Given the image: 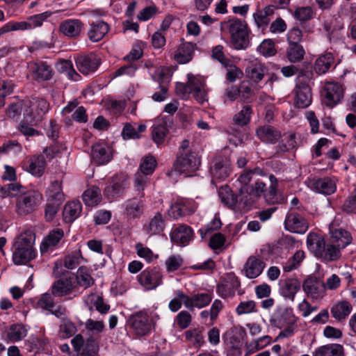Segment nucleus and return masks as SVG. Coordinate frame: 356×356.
<instances>
[{"label": "nucleus", "mask_w": 356, "mask_h": 356, "mask_svg": "<svg viewBox=\"0 0 356 356\" xmlns=\"http://www.w3.org/2000/svg\"><path fill=\"white\" fill-rule=\"evenodd\" d=\"M76 330V326L70 319H62L60 325V334L63 338L67 339L72 337L75 333Z\"/></svg>", "instance_id": "obj_61"}, {"label": "nucleus", "mask_w": 356, "mask_h": 356, "mask_svg": "<svg viewBox=\"0 0 356 356\" xmlns=\"http://www.w3.org/2000/svg\"><path fill=\"white\" fill-rule=\"evenodd\" d=\"M265 267L264 262L259 257L250 256L244 264L243 271L249 279L259 276Z\"/></svg>", "instance_id": "obj_22"}, {"label": "nucleus", "mask_w": 356, "mask_h": 356, "mask_svg": "<svg viewBox=\"0 0 356 356\" xmlns=\"http://www.w3.org/2000/svg\"><path fill=\"white\" fill-rule=\"evenodd\" d=\"M296 322V316L291 308L278 310L270 319L271 325L280 329L288 325H294Z\"/></svg>", "instance_id": "obj_19"}, {"label": "nucleus", "mask_w": 356, "mask_h": 356, "mask_svg": "<svg viewBox=\"0 0 356 356\" xmlns=\"http://www.w3.org/2000/svg\"><path fill=\"white\" fill-rule=\"evenodd\" d=\"M43 200L42 194L37 190L20 193L16 199V212L25 216L33 212Z\"/></svg>", "instance_id": "obj_5"}, {"label": "nucleus", "mask_w": 356, "mask_h": 356, "mask_svg": "<svg viewBox=\"0 0 356 356\" xmlns=\"http://www.w3.org/2000/svg\"><path fill=\"white\" fill-rule=\"evenodd\" d=\"M109 26L107 23L98 20L92 22L88 31V37L93 42H97L102 40L108 33Z\"/></svg>", "instance_id": "obj_27"}, {"label": "nucleus", "mask_w": 356, "mask_h": 356, "mask_svg": "<svg viewBox=\"0 0 356 356\" xmlns=\"http://www.w3.org/2000/svg\"><path fill=\"white\" fill-rule=\"evenodd\" d=\"M35 232L31 229H25L15 238L13 261L15 265H25L35 258Z\"/></svg>", "instance_id": "obj_3"}, {"label": "nucleus", "mask_w": 356, "mask_h": 356, "mask_svg": "<svg viewBox=\"0 0 356 356\" xmlns=\"http://www.w3.org/2000/svg\"><path fill=\"white\" fill-rule=\"evenodd\" d=\"M63 202L51 201L47 200L44 208V217L47 221H51L60 209Z\"/></svg>", "instance_id": "obj_62"}, {"label": "nucleus", "mask_w": 356, "mask_h": 356, "mask_svg": "<svg viewBox=\"0 0 356 356\" xmlns=\"http://www.w3.org/2000/svg\"><path fill=\"white\" fill-rule=\"evenodd\" d=\"M246 76L255 83H259L264 77L265 67L257 60L251 61L245 68Z\"/></svg>", "instance_id": "obj_33"}, {"label": "nucleus", "mask_w": 356, "mask_h": 356, "mask_svg": "<svg viewBox=\"0 0 356 356\" xmlns=\"http://www.w3.org/2000/svg\"><path fill=\"white\" fill-rule=\"evenodd\" d=\"M64 236L63 229L56 228L51 231L41 243L40 249L42 254L54 248Z\"/></svg>", "instance_id": "obj_31"}, {"label": "nucleus", "mask_w": 356, "mask_h": 356, "mask_svg": "<svg viewBox=\"0 0 356 356\" xmlns=\"http://www.w3.org/2000/svg\"><path fill=\"white\" fill-rule=\"evenodd\" d=\"M30 68L33 79L37 81H49L54 76L52 67L46 62L33 63L31 64Z\"/></svg>", "instance_id": "obj_21"}, {"label": "nucleus", "mask_w": 356, "mask_h": 356, "mask_svg": "<svg viewBox=\"0 0 356 356\" xmlns=\"http://www.w3.org/2000/svg\"><path fill=\"white\" fill-rule=\"evenodd\" d=\"M129 328L138 337L145 336L151 332L153 324L147 313L138 312L129 316L127 321Z\"/></svg>", "instance_id": "obj_7"}, {"label": "nucleus", "mask_w": 356, "mask_h": 356, "mask_svg": "<svg viewBox=\"0 0 356 356\" xmlns=\"http://www.w3.org/2000/svg\"><path fill=\"white\" fill-rule=\"evenodd\" d=\"M326 243L323 236L320 234L311 232L307 235V248L318 258L324 250Z\"/></svg>", "instance_id": "obj_32"}, {"label": "nucleus", "mask_w": 356, "mask_h": 356, "mask_svg": "<svg viewBox=\"0 0 356 356\" xmlns=\"http://www.w3.org/2000/svg\"><path fill=\"white\" fill-rule=\"evenodd\" d=\"M252 113V109L251 106L245 105L241 111L234 115L233 118L234 122L238 126H245L249 123Z\"/></svg>", "instance_id": "obj_57"}, {"label": "nucleus", "mask_w": 356, "mask_h": 356, "mask_svg": "<svg viewBox=\"0 0 356 356\" xmlns=\"http://www.w3.org/2000/svg\"><path fill=\"white\" fill-rule=\"evenodd\" d=\"M24 186L17 182L5 184L0 188V193L3 197L18 195Z\"/></svg>", "instance_id": "obj_59"}, {"label": "nucleus", "mask_w": 356, "mask_h": 356, "mask_svg": "<svg viewBox=\"0 0 356 356\" xmlns=\"http://www.w3.org/2000/svg\"><path fill=\"white\" fill-rule=\"evenodd\" d=\"M49 107V103L42 98L24 99L23 119L18 126V130L26 136L38 135L39 131L32 127L37 125L42 120Z\"/></svg>", "instance_id": "obj_2"}, {"label": "nucleus", "mask_w": 356, "mask_h": 356, "mask_svg": "<svg viewBox=\"0 0 356 356\" xmlns=\"http://www.w3.org/2000/svg\"><path fill=\"white\" fill-rule=\"evenodd\" d=\"M203 331L202 327L193 328L186 331L185 338L186 341L194 348H200L205 342Z\"/></svg>", "instance_id": "obj_43"}, {"label": "nucleus", "mask_w": 356, "mask_h": 356, "mask_svg": "<svg viewBox=\"0 0 356 356\" xmlns=\"http://www.w3.org/2000/svg\"><path fill=\"white\" fill-rule=\"evenodd\" d=\"M46 165L43 156H33L29 161L28 171L35 176H41Z\"/></svg>", "instance_id": "obj_52"}, {"label": "nucleus", "mask_w": 356, "mask_h": 356, "mask_svg": "<svg viewBox=\"0 0 356 356\" xmlns=\"http://www.w3.org/2000/svg\"><path fill=\"white\" fill-rule=\"evenodd\" d=\"M86 301L88 304L90 305V309H92V306H94L96 309L101 314H106L110 309V306L107 304H105L102 297L97 294H90L88 296Z\"/></svg>", "instance_id": "obj_55"}, {"label": "nucleus", "mask_w": 356, "mask_h": 356, "mask_svg": "<svg viewBox=\"0 0 356 356\" xmlns=\"http://www.w3.org/2000/svg\"><path fill=\"white\" fill-rule=\"evenodd\" d=\"M75 284H79L84 289H88L94 284L95 280L92 277L89 270L85 266L79 268L77 275L74 277Z\"/></svg>", "instance_id": "obj_48"}, {"label": "nucleus", "mask_w": 356, "mask_h": 356, "mask_svg": "<svg viewBox=\"0 0 356 356\" xmlns=\"http://www.w3.org/2000/svg\"><path fill=\"white\" fill-rule=\"evenodd\" d=\"M323 28L327 32L330 42H335L341 38V31L343 26L337 19H331L324 22Z\"/></svg>", "instance_id": "obj_41"}, {"label": "nucleus", "mask_w": 356, "mask_h": 356, "mask_svg": "<svg viewBox=\"0 0 356 356\" xmlns=\"http://www.w3.org/2000/svg\"><path fill=\"white\" fill-rule=\"evenodd\" d=\"M284 227L293 233L305 234L309 228V224L298 209H291L286 216Z\"/></svg>", "instance_id": "obj_8"}, {"label": "nucleus", "mask_w": 356, "mask_h": 356, "mask_svg": "<svg viewBox=\"0 0 356 356\" xmlns=\"http://www.w3.org/2000/svg\"><path fill=\"white\" fill-rule=\"evenodd\" d=\"M145 130V124H139L136 128L132 124L127 123L124 126L121 134L124 140L138 139L140 138V133L144 132Z\"/></svg>", "instance_id": "obj_54"}, {"label": "nucleus", "mask_w": 356, "mask_h": 356, "mask_svg": "<svg viewBox=\"0 0 356 356\" xmlns=\"http://www.w3.org/2000/svg\"><path fill=\"white\" fill-rule=\"evenodd\" d=\"M195 44L191 42H184L181 44L176 51L174 58L178 63L185 64L193 58Z\"/></svg>", "instance_id": "obj_34"}, {"label": "nucleus", "mask_w": 356, "mask_h": 356, "mask_svg": "<svg viewBox=\"0 0 356 356\" xmlns=\"http://www.w3.org/2000/svg\"><path fill=\"white\" fill-rule=\"evenodd\" d=\"M341 256V249L330 241L326 243L318 258L323 261H334L338 260Z\"/></svg>", "instance_id": "obj_46"}, {"label": "nucleus", "mask_w": 356, "mask_h": 356, "mask_svg": "<svg viewBox=\"0 0 356 356\" xmlns=\"http://www.w3.org/2000/svg\"><path fill=\"white\" fill-rule=\"evenodd\" d=\"M200 163V159L195 152L179 151L173 163V170L179 174L190 177L199 168Z\"/></svg>", "instance_id": "obj_4"}, {"label": "nucleus", "mask_w": 356, "mask_h": 356, "mask_svg": "<svg viewBox=\"0 0 356 356\" xmlns=\"http://www.w3.org/2000/svg\"><path fill=\"white\" fill-rule=\"evenodd\" d=\"M325 104L332 107L343 97L344 90L339 83H327L325 86Z\"/></svg>", "instance_id": "obj_18"}, {"label": "nucleus", "mask_w": 356, "mask_h": 356, "mask_svg": "<svg viewBox=\"0 0 356 356\" xmlns=\"http://www.w3.org/2000/svg\"><path fill=\"white\" fill-rule=\"evenodd\" d=\"M280 294L285 298L293 301L296 294L300 289V282L298 279L289 278L280 282Z\"/></svg>", "instance_id": "obj_28"}, {"label": "nucleus", "mask_w": 356, "mask_h": 356, "mask_svg": "<svg viewBox=\"0 0 356 356\" xmlns=\"http://www.w3.org/2000/svg\"><path fill=\"white\" fill-rule=\"evenodd\" d=\"M170 121L162 120L152 127V140L157 145L163 143L169 131Z\"/></svg>", "instance_id": "obj_37"}, {"label": "nucleus", "mask_w": 356, "mask_h": 356, "mask_svg": "<svg viewBox=\"0 0 356 356\" xmlns=\"http://www.w3.org/2000/svg\"><path fill=\"white\" fill-rule=\"evenodd\" d=\"M334 63V57L330 52H325L315 60L314 69L319 75L325 74Z\"/></svg>", "instance_id": "obj_35"}, {"label": "nucleus", "mask_w": 356, "mask_h": 356, "mask_svg": "<svg viewBox=\"0 0 356 356\" xmlns=\"http://www.w3.org/2000/svg\"><path fill=\"white\" fill-rule=\"evenodd\" d=\"M104 323L102 321H94L91 318L87 320L86 322V329L89 333L88 338H92L96 339V341L99 343V339L100 337V333L104 329Z\"/></svg>", "instance_id": "obj_53"}, {"label": "nucleus", "mask_w": 356, "mask_h": 356, "mask_svg": "<svg viewBox=\"0 0 356 356\" xmlns=\"http://www.w3.org/2000/svg\"><path fill=\"white\" fill-rule=\"evenodd\" d=\"M99 343L96 339L87 338L82 351L78 354V356H98Z\"/></svg>", "instance_id": "obj_58"}, {"label": "nucleus", "mask_w": 356, "mask_h": 356, "mask_svg": "<svg viewBox=\"0 0 356 356\" xmlns=\"http://www.w3.org/2000/svg\"><path fill=\"white\" fill-rule=\"evenodd\" d=\"M82 197L86 205L93 207L99 203L102 200L101 191L97 186H92L83 193Z\"/></svg>", "instance_id": "obj_51"}, {"label": "nucleus", "mask_w": 356, "mask_h": 356, "mask_svg": "<svg viewBox=\"0 0 356 356\" xmlns=\"http://www.w3.org/2000/svg\"><path fill=\"white\" fill-rule=\"evenodd\" d=\"M156 165V161L152 156H148L145 158L143 161L140 165V173L145 176L151 175Z\"/></svg>", "instance_id": "obj_64"}, {"label": "nucleus", "mask_w": 356, "mask_h": 356, "mask_svg": "<svg viewBox=\"0 0 356 356\" xmlns=\"http://www.w3.org/2000/svg\"><path fill=\"white\" fill-rule=\"evenodd\" d=\"M352 311V305L347 301H341L331 308L332 316L340 321L346 318Z\"/></svg>", "instance_id": "obj_47"}, {"label": "nucleus", "mask_w": 356, "mask_h": 356, "mask_svg": "<svg viewBox=\"0 0 356 356\" xmlns=\"http://www.w3.org/2000/svg\"><path fill=\"white\" fill-rule=\"evenodd\" d=\"M140 284L147 290H154L163 284V274L158 267L148 268L138 276Z\"/></svg>", "instance_id": "obj_9"}, {"label": "nucleus", "mask_w": 356, "mask_h": 356, "mask_svg": "<svg viewBox=\"0 0 356 356\" xmlns=\"http://www.w3.org/2000/svg\"><path fill=\"white\" fill-rule=\"evenodd\" d=\"M129 182L127 175L121 174L113 177L111 184L104 189V195L108 198H114L122 195L129 187Z\"/></svg>", "instance_id": "obj_16"}, {"label": "nucleus", "mask_w": 356, "mask_h": 356, "mask_svg": "<svg viewBox=\"0 0 356 356\" xmlns=\"http://www.w3.org/2000/svg\"><path fill=\"white\" fill-rule=\"evenodd\" d=\"M82 210L81 203L79 200L68 202L64 207L63 216L65 222L70 223L80 216Z\"/></svg>", "instance_id": "obj_36"}, {"label": "nucleus", "mask_w": 356, "mask_h": 356, "mask_svg": "<svg viewBox=\"0 0 356 356\" xmlns=\"http://www.w3.org/2000/svg\"><path fill=\"white\" fill-rule=\"evenodd\" d=\"M91 159L97 165H104L112 159V153L109 147L104 143H96L92 146Z\"/></svg>", "instance_id": "obj_20"}, {"label": "nucleus", "mask_w": 356, "mask_h": 356, "mask_svg": "<svg viewBox=\"0 0 356 356\" xmlns=\"http://www.w3.org/2000/svg\"><path fill=\"white\" fill-rule=\"evenodd\" d=\"M62 183L58 180L52 181L47 191V200L63 202L64 201V194L62 190Z\"/></svg>", "instance_id": "obj_50"}, {"label": "nucleus", "mask_w": 356, "mask_h": 356, "mask_svg": "<svg viewBox=\"0 0 356 356\" xmlns=\"http://www.w3.org/2000/svg\"><path fill=\"white\" fill-rule=\"evenodd\" d=\"M52 14L53 13L51 11H46L40 14L30 16L28 18V22H20L22 30L32 29L41 26L43 22L49 18Z\"/></svg>", "instance_id": "obj_39"}, {"label": "nucleus", "mask_w": 356, "mask_h": 356, "mask_svg": "<svg viewBox=\"0 0 356 356\" xmlns=\"http://www.w3.org/2000/svg\"><path fill=\"white\" fill-rule=\"evenodd\" d=\"M213 298L212 294L209 293H200L189 296L190 311H193L195 307L202 308L207 306Z\"/></svg>", "instance_id": "obj_45"}, {"label": "nucleus", "mask_w": 356, "mask_h": 356, "mask_svg": "<svg viewBox=\"0 0 356 356\" xmlns=\"http://www.w3.org/2000/svg\"><path fill=\"white\" fill-rule=\"evenodd\" d=\"M193 234V230L190 227L181 225L171 232L170 239L178 245L185 246L192 240Z\"/></svg>", "instance_id": "obj_24"}, {"label": "nucleus", "mask_w": 356, "mask_h": 356, "mask_svg": "<svg viewBox=\"0 0 356 356\" xmlns=\"http://www.w3.org/2000/svg\"><path fill=\"white\" fill-rule=\"evenodd\" d=\"M175 294L176 296L169 302V309L172 312H176L181 308L182 304L188 309L189 296L186 295L181 290L177 291Z\"/></svg>", "instance_id": "obj_49"}, {"label": "nucleus", "mask_w": 356, "mask_h": 356, "mask_svg": "<svg viewBox=\"0 0 356 356\" xmlns=\"http://www.w3.org/2000/svg\"><path fill=\"white\" fill-rule=\"evenodd\" d=\"M342 211L348 214L356 213V184L353 191L345 200Z\"/></svg>", "instance_id": "obj_63"}, {"label": "nucleus", "mask_w": 356, "mask_h": 356, "mask_svg": "<svg viewBox=\"0 0 356 356\" xmlns=\"http://www.w3.org/2000/svg\"><path fill=\"white\" fill-rule=\"evenodd\" d=\"M311 184L313 190L325 195H331L337 190L336 182L330 177L314 179Z\"/></svg>", "instance_id": "obj_25"}, {"label": "nucleus", "mask_w": 356, "mask_h": 356, "mask_svg": "<svg viewBox=\"0 0 356 356\" xmlns=\"http://www.w3.org/2000/svg\"><path fill=\"white\" fill-rule=\"evenodd\" d=\"M312 356H343V348L337 343H330L317 348Z\"/></svg>", "instance_id": "obj_40"}, {"label": "nucleus", "mask_w": 356, "mask_h": 356, "mask_svg": "<svg viewBox=\"0 0 356 356\" xmlns=\"http://www.w3.org/2000/svg\"><path fill=\"white\" fill-rule=\"evenodd\" d=\"M351 234L343 229H337L331 232L330 241L341 250L345 248L352 242Z\"/></svg>", "instance_id": "obj_38"}, {"label": "nucleus", "mask_w": 356, "mask_h": 356, "mask_svg": "<svg viewBox=\"0 0 356 356\" xmlns=\"http://www.w3.org/2000/svg\"><path fill=\"white\" fill-rule=\"evenodd\" d=\"M285 55L289 62L296 63L303 60L305 51L300 44H288Z\"/></svg>", "instance_id": "obj_44"}, {"label": "nucleus", "mask_w": 356, "mask_h": 356, "mask_svg": "<svg viewBox=\"0 0 356 356\" xmlns=\"http://www.w3.org/2000/svg\"><path fill=\"white\" fill-rule=\"evenodd\" d=\"M245 336V330L240 327H234L226 332L223 336L225 343L229 347H240Z\"/></svg>", "instance_id": "obj_29"}, {"label": "nucleus", "mask_w": 356, "mask_h": 356, "mask_svg": "<svg viewBox=\"0 0 356 356\" xmlns=\"http://www.w3.org/2000/svg\"><path fill=\"white\" fill-rule=\"evenodd\" d=\"M275 7L273 5H268L263 9H257L253 14V18L258 28L264 30L267 28L270 22V17L275 13Z\"/></svg>", "instance_id": "obj_30"}, {"label": "nucleus", "mask_w": 356, "mask_h": 356, "mask_svg": "<svg viewBox=\"0 0 356 356\" xmlns=\"http://www.w3.org/2000/svg\"><path fill=\"white\" fill-rule=\"evenodd\" d=\"M302 289L312 300H320L325 296L324 282L316 277L310 276L305 280Z\"/></svg>", "instance_id": "obj_15"}, {"label": "nucleus", "mask_w": 356, "mask_h": 356, "mask_svg": "<svg viewBox=\"0 0 356 356\" xmlns=\"http://www.w3.org/2000/svg\"><path fill=\"white\" fill-rule=\"evenodd\" d=\"M85 29L84 23L79 19L63 20L58 26V31L70 39L79 38Z\"/></svg>", "instance_id": "obj_11"}, {"label": "nucleus", "mask_w": 356, "mask_h": 356, "mask_svg": "<svg viewBox=\"0 0 356 356\" xmlns=\"http://www.w3.org/2000/svg\"><path fill=\"white\" fill-rule=\"evenodd\" d=\"M211 58L218 60L222 65L227 67L230 65L231 60L228 58L224 52V47L217 45L212 49Z\"/></svg>", "instance_id": "obj_60"}, {"label": "nucleus", "mask_w": 356, "mask_h": 356, "mask_svg": "<svg viewBox=\"0 0 356 356\" xmlns=\"http://www.w3.org/2000/svg\"><path fill=\"white\" fill-rule=\"evenodd\" d=\"M145 193H142L140 197H133L127 200L124 206V215L127 220L140 218L145 209Z\"/></svg>", "instance_id": "obj_13"}, {"label": "nucleus", "mask_w": 356, "mask_h": 356, "mask_svg": "<svg viewBox=\"0 0 356 356\" xmlns=\"http://www.w3.org/2000/svg\"><path fill=\"white\" fill-rule=\"evenodd\" d=\"M266 176V172L259 167L247 168L242 171L237 179L241 186L238 194H234L228 186L220 188L218 195L221 201L229 208L238 207L250 208L261 196L268 204H280L282 198L278 195V180L273 175L269 176L270 185L266 188L258 177Z\"/></svg>", "instance_id": "obj_1"}, {"label": "nucleus", "mask_w": 356, "mask_h": 356, "mask_svg": "<svg viewBox=\"0 0 356 356\" xmlns=\"http://www.w3.org/2000/svg\"><path fill=\"white\" fill-rule=\"evenodd\" d=\"M256 136L263 143L275 144L281 138V132L274 127L266 124L256 129Z\"/></svg>", "instance_id": "obj_23"}, {"label": "nucleus", "mask_w": 356, "mask_h": 356, "mask_svg": "<svg viewBox=\"0 0 356 356\" xmlns=\"http://www.w3.org/2000/svg\"><path fill=\"white\" fill-rule=\"evenodd\" d=\"M76 286L74 276H66L55 281L51 291L54 297H63L70 295Z\"/></svg>", "instance_id": "obj_17"}, {"label": "nucleus", "mask_w": 356, "mask_h": 356, "mask_svg": "<svg viewBox=\"0 0 356 356\" xmlns=\"http://www.w3.org/2000/svg\"><path fill=\"white\" fill-rule=\"evenodd\" d=\"M240 285L238 277L234 273H229L221 278L217 284L216 291L222 298L232 297Z\"/></svg>", "instance_id": "obj_12"}, {"label": "nucleus", "mask_w": 356, "mask_h": 356, "mask_svg": "<svg viewBox=\"0 0 356 356\" xmlns=\"http://www.w3.org/2000/svg\"><path fill=\"white\" fill-rule=\"evenodd\" d=\"M296 97L294 99L295 105L298 108H307L312 103L311 88L302 87L295 89Z\"/></svg>", "instance_id": "obj_42"}, {"label": "nucleus", "mask_w": 356, "mask_h": 356, "mask_svg": "<svg viewBox=\"0 0 356 356\" xmlns=\"http://www.w3.org/2000/svg\"><path fill=\"white\" fill-rule=\"evenodd\" d=\"M165 222L162 214L157 212L148 222L143 225V231L149 236L159 235L165 228Z\"/></svg>", "instance_id": "obj_26"}, {"label": "nucleus", "mask_w": 356, "mask_h": 356, "mask_svg": "<svg viewBox=\"0 0 356 356\" xmlns=\"http://www.w3.org/2000/svg\"><path fill=\"white\" fill-rule=\"evenodd\" d=\"M231 163L226 156H216L210 167L212 181H222L227 179L231 173Z\"/></svg>", "instance_id": "obj_10"}, {"label": "nucleus", "mask_w": 356, "mask_h": 356, "mask_svg": "<svg viewBox=\"0 0 356 356\" xmlns=\"http://www.w3.org/2000/svg\"><path fill=\"white\" fill-rule=\"evenodd\" d=\"M101 63V59L95 53L81 55L76 58V65L79 71L84 75L94 73Z\"/></svg>", "instance_id": "obj_14"}, {"label": "nucleus", "mask_w": 356, "mask_h": 356, "mask_svg": "<svg viewBox=\"0 0 356 356\" xmlns=\"http://www.w3.org/2000/svg\"><path fill=\"white\" fill-rule=\"evenodd\" d=\"M231 42L236 49H245L249 44L248 26L245 21L234 19L227 23Z\"/></svg>", "instance_id": "obj_6"}, {"label": "nucleus", "mask_w": 356, "mask_h": 356, "mask_svg": "<svg viewBox=\"0 0 356 356\" xmlns=\"http://www.w3.org/2000/svg\"><path fill=\"white\" fill-rule=\"evenodd\" d=\"M26 336V330L23 325H11L7 330V338L13 342L18 341Z\"/></svg>", "instance_id": "obj_56"}]
</instances>
